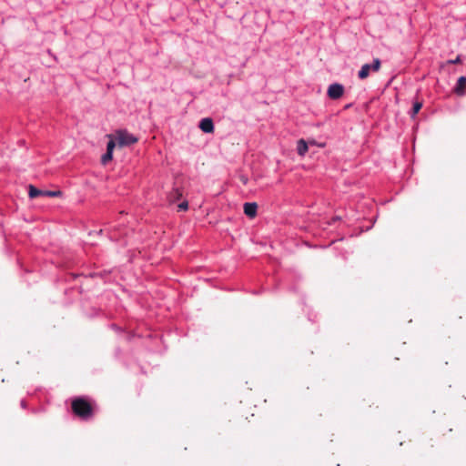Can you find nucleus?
<instances>
[{
    "label": "nucleus",
    "mask_w": 466,
    "mask_h": 466,
    "mask_svg": "<svg viewBox=\"0 0 466 466\" xmlns=\"http://www.w3.org/2000/svg\"><path fill=\"white\" fill-rule=\"evenodd\" d=\"M74 414L82 420H88L93 416V407L89 401L84 398H76L71 403Z\"/></svg>",
    "instance_id": "nucleus-1"
},
{
    "label": "nucleus",
    "mask_w": 466,
    "mask_h": 466,
    "mask_svg": "<svg viewBox=\"0 0 466 466\" xmlns=\"http://www.w3.org/2000/svg\"><path fill=\"white\" fill-rule=\"evenodd\" d=\"M115 139L119 147H127L137 142V138L132 134L119 130L115 135Z\"/></svg>",
    "instance_id": "nucleus-2"
},
{
    "label": "nucleus",
    "mask_w": 466,
    "mask_h": 466,
    "mask_svg": "<svg viewBox=\"0 0 466 466\" xmlns=\"http://www.w3.org/2000/svg\"><path fill=\"white\" fill-rule=\"evenodd\" d=\"M380 68V60L379 58H375L373 60L372 65L365 64L361 66L360 70L359 71V77L360 79H365L369 76L370 70L374 72H378Z\"/></svg>",
    "instance_id": "nucleus-3"
},
{
    "label": "nucleus",
    "mask_w": 466,
    "mask_h": 466,
    "mask_svg": "<svg viewBox=\"0 0 466 466\" xmlns=\"http://www.w3.org/2000/svg\"><path fill=\"white\" fill-rule=\"evenodd\" d=\"M327 94L330 99H339L344 94V86L338 83L331 84L328 88Z\"/></svg>",
    "instance_id": "nucleus-4"
},
{
    "label": "nucleus",
    "mask_w": 466,
    "mask_h": 466,
    "mask_svg": "<svg viewBox=\"0 0 466 466\" xmlns=\"http://www.w3.org/2000/svg\"><path fill=\"white\" fill-rule=\"evenodd\" d=\"M198 127L204 133L210 134L214 132V123L210 117L201 119Z\"/></svg>",
    "instance_id": "nucleus-5"
},
{
    "label": "nucleus",
    "mask_w": 466,
    "mask_h": 466,
    "mask_svg": "<svg viewBox=\"0 0 466 466\" xmlns=\"http://www.w3.org/2000/svg\"><path fill=\"white\" fill-rule=\"evenodd\" d=\"M258 205L255 202L244 204V213L248 218H255L257 215Z\"/></svg>",
    "instance_id": "nucleus-6"
},
{
    "label": "nucleus",
    "mask_w": 466,
    "mask_h": 466,
    "mask_svg": "<svg viewBox=\"0 0 466 466\" xmlns=\"http://www.w3.org/2000/svg\"><path fill=\"white\" fill-rule=\"evenodd\" d=\"M466 86V77L465 76H461L459 77L458 81H457V85L454 88V92L459 95V96H461L464 94V88Z\"/></svg>",
    "instance_id": "nucleus-7"
},
{
    "label": "nucleus",
    "mask_w": 466,
    "mask_h": 466,
    "mask_svg": "<svg viewBox=\"0 0 466 466\" xmlns=\"http://www.w3.org/2000/svg\"><path fill=\"white\" fill-rule=\"evenodd\" d=\"M308 149H309V147H308V144L306 143V141L304 139H299L298 141V147H297L298 154L299 156L303 157L308 152Z\"/></svg>",
    "instance_id": "nucleus-8"
},
{
    "label": "nucleus",
    "mask_w": 466,
    "mask_h": 466,
    "mask_svg": "<svg viewBox=\"0 0 466 466\" xmlns=\"http://www.w3.org/2000/svg\"><path fill=\"white\" fill-rule=\"evenodd\" d=\"M45 190H40L34 187L33 185H30L28 187V196L30 198H35L40 196H44Z\"/></svg>",
    "instance_id": "nucleus-9"
},
{
    "label": "nucleus",
    "mask_w": 466,
    "mask_h": 466,
    "mask_svg": "<svg viewBox=\"0 0 466 466\" xmlns=\"http://www.w3.org/2000/svg\"><path fill=\"white\" fill-rule=\"evenodd\" d=\"M182 197V191L179 188H175L170 193V201H175Z\"/></svg>",
    "instance_id": "nucleus-10"
},
{
    "label": "nucleus",
    "mask_w": 466,
    "mask_h": 466,
    "mask_svg": "<svg viewBox=\"0 0 466 466\" xmlns=\"http://www.w3.org/2000/svg\"><path fill=\"white\" fill-rule=\"evenodd\" d=\"M421 107H422L421 102H418V101L415 102L412 106V115L411 116H414L416 114H418Z\"/></svg>",
    "instance_id": "nucleus-11"
},
{
    "label": "nucleus",
    "mask_w": 466,
    "mask_h": 466,
    "mask_svg": "<svg viewBox=\"0 0 466 466\" xmlns=\"http://www.w3.org/2000/svg\"><path fill=\"white\" fill-rule=\"evenodd\" d=\"M112 155L113 153L111 152H106V154H104L101 158L102 164H107L112 159Z\"/></svg>",
    "instance_id": "nucleus-12"
},
{
    "label": "nucleus",
    "mask_w": 466,
    "mask_h": 466,
    "mask_svg": "<svg viewBox=\"0 0 466 466\" xmlns=\"http://www.w3.org/2000/svg\"><path fill=\"white\" fill-rule=\"evenodd\" d=\"M62 195V192L60 190H56V191H51V190H45L44 192V196H46V197H59Z\"/></svg>",
    "instance_id": "nucleus-13"
},
{
    "label": "nucleus",
    "mask_w": 466,
    "mask_h": 466,
    "mask_svg": "<svg viewBox=\"0 0 466 466\" xmlns=\"http://www.w3.org/2000/svg\"><path fill=\"white\" fill-rule=\"evenodd\" d=\"M116 141H115L113 139L109 140V142L107 143V147H106V152L113 153V149L116 147Z\"/></svg>",
    "instance_id": "nucleus-14"
},
{
    "label": "nucleus",
    "mask_w": 466,
    "mask_h": 466,
    "mask_svg": "<svg viewBox=\"0 0 466 466\" xmlns=\"http://www.w3.org/2000/svg\"><path fill=\"white\" fill-rule=\"evenodd\" d=\"M179 210H187L188 208V203L187 201H183L177 206Z\"/></svg>",
    "instance_id": "nucleus-15"
},
{
    "label": "nucleus",
    "mask_w": 466,
    "mask_h": 466,
    "mask_svg": "<svg viewBox=\"0 0 466 466\" xmlns=\"http://www.w3.org/2000/svg\"><path fill=\"white\" fill-rule=\"evenodd\" d=\"M459 63H461L460 56H457L455 59L448 60L447 61V64H459Z\"/></svg>",
    "instance_id": "nucleus-16"
},
{
    "label": "nucleus",
    "mask_w": 466,
    "mask_h": 466,
    "mask_svg": "<svg viewBox=\"0 0 466 466\" xmlns=\"http://www.w3.org/2000/svg\"><path fill=\"white\" fill-rule=\"evenodd\" d=\"M240 179L243 182V184H247L248 183V178L247 177H241Z\"/></svg>",
    "instance_id": "nucleus-17"
}]
</instances>
